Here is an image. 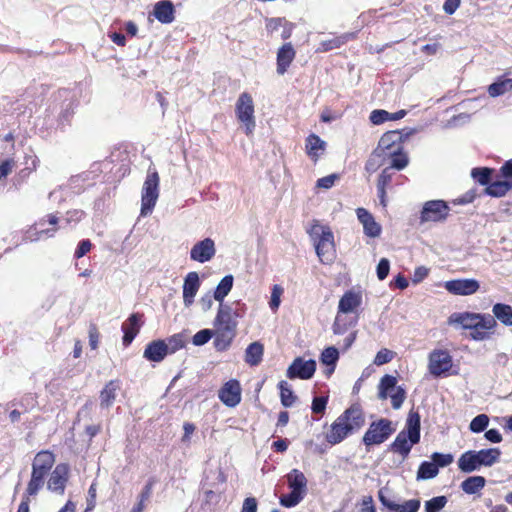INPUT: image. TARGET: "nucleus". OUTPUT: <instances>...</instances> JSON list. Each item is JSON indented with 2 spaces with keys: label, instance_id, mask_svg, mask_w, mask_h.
<instances>
[{
  "label": "nucleus",
  "instance_id": "1",
  "mask_svg": "<svg viewBox=\"0 0 512 512\" xmlns=\"http://www.w3.org/2000/svg\"><path fill=\"white\" fill-rule=\"evenodd\" d=\"M365 425V414L359 404H352L340 414L331 424L330 430L325 434L326 441L336 445L349 435L359 431Z\"/></svg>",
  "mask_w": 512,
  "mask_h": 512
},
{
  "label": "nucleus",
  "instance_id": "2",
  "mask_svg": "<svg viewBox=\"0 0 512 512\" xmlns=\"http://www.w3.org/2000/svg\"><path fill=\"white\" fill-rule=\"evenodd\" d=\"M412 131L407 129L390 130L385 132L377 144L384 158H390L392 166L401 171L409 164L408 154L404 150V143L409 139Z\"/></svg>",
  "mask_w": 512,
  "mask_h": 512
},
{
  "label": "nucleus",
  "instance_id": "3",
  "mask_svg": "<svg viewBox=\"0 0 512 512\" xmlns=\"http://www.w3.org/2000/svg\"><path fill=\"white\" fill-rule=\"evenodd\" d=\"M420 437L421 417L418 411L411 409L407 415L404 429L397 434L394 441L389 445V450L405 459L412 447L419 443Z\"/></svg>",
  "mask_w": 512,
  "mask_h": 512
},
{
  "label": "nucleus",
  "instance_id": "4",
  "mask_svg": "<svg viewBox=\"0 0 512 512\" xmlns=\"http://www.w3.org/2000/svg\"><path fill=\"white\" fill-rule=\"evenodd\" d=\"M55 463V456L48 450H42L36 454L32 462L31 478L24 495L35 497L45 484V478Z\"/></svg>",
  "mask_w": 512,
  "mask_h": 512
},
{
  "label": "nucleus",
  "instance_id": "5",
  "mask_svg": "<svg viewBox=\"0 0 512 512\" xmlns=\"http://www.w3.org/2000/svg\"><path fill=\"white\" fill-rule=\"evenodd\" d=\"M314 240L316 254L323 264H331L336 257L334 235L329 226L320 225L317 220H313L308 231Z\"/></svg>",
  "mask_w": 512,
  "mask_h": 512
},
{
  "label": "nucleus",
  "instance_id": "6",
  "mask_svg": "<svg viewBox=\"0 0 512 512\" xmlns=\"http://www.w3.org/2000/svg\"><path fill=\"white\" fill-rule=\"evenodd\" d=\"M499 448L482 449L479 451L469 450L464 452L458 459V468L464 473H471L480 469L481 466L490 467L500 459Z\"/></svg>",
  "mask_w": 512,
  "mask_h": 512
},
{
  "label": "nucleus",
  "instance_id": "7",
  "mask_svg": "<svg viewBox=\"0 0 512 512\" xmlns=\"http://www.w3.org/2000/svg\"><path fill=\"white\" fill-rule=\"evenodd\" d=\"M286 479L291 491L288 494L282 495L279 502L286 508H292L297 506L306 496L308 480L304 473L296 468L286 475Z\"/></svg>",
  "mask_w": 512,
  "mask_h": 512
},
{
  "label": "nucleus",
  "instance_id": "8",
  "mask_svg": "<svg viewBox=\"0 0 512 512\" xmlns=\"http://www.w3.org/2000/svg\"><path fill=\"white\" fill-rule=\"evenodd\" d=\"M395 431L396 428L390 419L379 418L369 424L362 437V443L369 450L370 447L381 445L387 441Z\"/></svg>",
  "mask_w": 512,
  "mask_h": 512
},
{
  "label": "nucleus",
  "instance_id": "9",
  "mask_svg": "<svg viewBox=\"0 0 512 512\" xmlns=\"http://www.w3.org/2000/svg\"><path fill=\"white\" fill-rule=\"evenodd\" d=\"M235 114L244 133L247 136L253 135L256 122L253 99L249 93L244 92L239 96L235 107Z\"/></svg>",
  "mask_w": 512,
  "mask_h": 512
},
{
  "label": "nucleus",
  "instance_id": "10",
  "mask_svg": "<svg viewBox=\"0 0 512 512\" xmlns=\"http://www.w3.org/2000/svg\"><path fill=\"white\" fill-rule=\"evenodd\" d=\"M159 175L156 171L148 173L141 195V215L147 216L152 213L159 197Z\"/></svg>",
  "mask_w": 512,
  "mask_h": 512
},
{
  "label": "nucleus",
  "instance_id": "11",
  "mask_svg": "<svg viewBox=\"0 0 512 512\" xmlns=\"http://www.w3.org/2000/svg\"><path fill=\"white\" fill-rule=\"evenodd\" d=\"M362 304V294L354 290H347L339 300L338 314L353 313L358 310ZM340 316L337 315L333 324V332L335 334L343 333V329L339 324Z\"/></svg>",
  "mask_w": 512,
  "mask_h": 512
},
{
  "label": "nucleus",
  "instance_id": "12",
  "mask_svg": "<svg viewBox=\"0 0 512 512\" xmlns=\"http://www.w3.org/2000/svg\"><path fill=\"white\" fill-rule=\"evenodd\" d=\"M450 212L448 204L443 200H430L424 203L421 211V222H441L446 220Z\"/></svg>",
  "mask_w": 512,
  "mask_h": 512
},
{
  "label": "nucleus",
  "instance_id": "13",
  "mask_svg": "<svg viewBox=\"0 0 512 512\" xmlns=\"http://www.w3.org/2000/svg\"><path fill=\"white\" fill-rule=\"evenodd\" d=\"M390 490L387 487L380 488L378 499L389 512H418L421 506L420 499H410L403 504H398L388 496Z\"/></svg>",
  "mask_w": 512,
  "mask_h": 512
},
{
  "label": "nucleus",
  "instance_id": "14",
  "mask_svg": "<svg viewBox=\"0 0 512 512\" xmlns=\"http://www.w3.org/2000/svg\"><path fill=\"white\" fill-rule=\"evenodd\" d=\"M214 300L219 302V309H218V313H217V316H216L215 322H214L215 326H218V325H221L222 323H224V309H223L224 278H222L219 281L213 294L207 293L201 298L200 304H201L202 309L204 311L211 309Z\"/></svg>",
  "mask_w": 512,
  "mask_h": 512
},
{
  "label": "nucleus",
  "instance_id": "15",
  "mask_svg": "<svg viewBox=\"0 0 512 512\" xmlns=\"http://www.w3.org/2000/svg\"><path fill=\"white\" fill-rule=\"evenodd\" d=\"M444 288L452 295L469 296L480 289V283L476 279H453L444 282Z\"/></svg>",
  "mask_w": 512,
  "mask_h": 512
},
{
  "label": "nucleus",
  "instance_id": "16",
  "mask_svg": "<svg viewBox=\"0 0 512 512\" xmlns=\"http://www.w3.org/2000/svg\"><path fill=\"white\" fill-rule=\"evenodd\" d=\"M452 357L446 350H434L429 355V372L439 377L452 368Z\"/></svg>",
  "mask_w": 512,
  "mask_h": 512
},
{
  "label": "nucleus",
  "instance_id": "17",
  "mask_svg": "<svg viewBox=\"0 0 512 512\" xmlns=\"http://www.w3.org/2000/svg\"><path fill=\"white\" fill-rule=\"evenodd\" d=\"M69 477V466L65 463L57 464L47 481V489L52 493L63 495Z\"/></svg>",
  "mask_w": 512,
  "mask_h": 512
},
{
  "label": "nucleus",
  "instance_id": "18",
  "mask_svg": "<svg viewBox=\"0 0 512 512\" xmlns=\"http://www.w3.org/2000/svg\"><path fill=\"white\" fill-rule=\"evenodd\" d=\"M316 371V362L312 359L304 361L297 357L287 369V377L290 379L299 378L307 380L313 377Z\"/></svg>",
  "mask_w": 512,
  "mask_h": 512
},
{
  "label": "nucleus",
  "instance_id": "19",
  "mask_svg": "<svg viewBox=\"0 0 512 512\" xmlns=\"http://www.w3.org/2000/svg\"><path fill=\"white\" fill-rule=\"evenodd\" d=\"M482 320H477L476 325L470 330V337L473 340L481 341L489 338L492 330L497 326L495 318L490 314H482Z\"/></svg>",
  "mask_w": 512,
  "mask_h": 512
},
{
  "label": "nucleus",
  "instance_id": "20",
  "mask_svg": "<svg viewBox=\"0 0 512 512\" xmlns=\"http://www.w3.org/2000/svg\"><path fill=\"white\" fill-rule=\"evenodd\" d=\"M214 255L215 246L213 240L210 238H205L197 242L190 251V258L199 263L208 262Z\"/></svg>",
  "mask_w": 512,
  "mask_h": 512
},
{
  "label": "nucleus",
  "instance_id": "21",
  "mask_svg": "<svg viewBox=\"0 0 512 512\" xmlns=\"http://www.w3.org/2000/svg\"><path fill=\"white\" fill-rule=\"evenodd\" d=\"M296 57V50L292 43L287 42L279 47L276 56V71L279 75H284Z\"/></svg>",
  "mask_w": 512,
  "mask_h": 512
},
{
  "label": "nucleus",
  "instance_id": "22",
  "mask_svg": "<svg viewBox=\"0 0 512 512\" xmlns=\"http://www.w3.org/2000/svg\"><path fill=\"white\" fill-rule=\"evenodd\" d=\"M395 167L392 166V162L390 165L385 167L378 176L377 179V195L380 201V204L383 207L387 206V189L390 187L393 178L395 176L394 172Z\"/></svg>",
  "mask_w": 512,
  "mask_h": 512
},
{
  "label": "nucleus",
  "instance_id": "23",
  "mask_svg": "<svg viewBox=\"0 0 512 512\" xmlns=\"http://www.w3.org/2000/svg\"><path fill=\"white\" fill-rule=\"evenodd\" d=\"M200 287V279L197 272H189L184 278L183 283V303L185 307H190Z\"/></svg>",
  "mask_w": 512,
  "mask_h": 512
},
{
  "label": "nucleus",
  "instance_id": "24",
  "mask_svg": "<svg viewBox=\"0 0 512 512\" xmlns=\"http://www.w3.org/2000/svg\"><path fill=\"white\" fill-rule=\"evenodd\" d=\"M358 220L363 225L364 233L370 238H376L381 234V226L375 221L374 216L365 208L356 210Z\"/></svg>",
  "mask_w": 512,
  "mask_h": 512
},
{
  "label": "nucleus",
  "instance_id": "25",
  "mask_svg": "<svg viewBox=\"0 0 512 512\" xmlns=\"http://www.w3.org/2000/svg\"><path fill=\"white\" fill-rule=\"evenodd\" d=\"M142 315L139 313H133L129 318L122 324L123 338L122 342L124 346H129L137 336L141 328Z\"/></svg>",
  "mask_w": 512,
  "mask_h": 512
},
{
  "label": "nucleus",
  "instance_id": "26",
  "mask_svg": "<svg viewBox=\"0 0 512 512\" xmlns=\"http://www.w3.org/2000/svg\"><path fill=\"white\" fill-rule=\"evenodd\" d=\"M169 354V345L164 340H154L147 344L143 357L152 362H161Z\"/></svg>",
  "mask_w": 512,
  "mask_h": 512
},
{
  "label": "nucleus",
  "instance_id": "27",
  "mask_svg": "<svg viewBox=\"0 0 512 512\" xmlns=\"http://www.w3.org/2000/svg\"><path fill=\"white\" fill-rule=\"evenodd\" d=\"M154 17L162 24H170L175 19V8L170 0H161L155 3Z\"/></svg>",
  "mask_w": 512,
  "mask_h": 512
},
{
  "label": "nucleus",
  "instance_id": "28",
  "mask_svg": "<svg viewBox=\"0 0 512 512\" xmlns=\"http://www.w3.org/2000/svg\"><path fill=\"white\" fill-rule=\"evenodd\" d=\"M481 313H473V312H458L453 313L448 318L449 324L459 325L464 330H471L472 327L476 325L477 320H482L480 318Z\"/></svg>",
  "mask_w": 512,
  "mask_h": 512
},
{
  "label": "nucleus",
  "instance_id": "29",
  "mask_svg": "<svg viewBox=\"0 0 512 512\" xmlns=\"http://www.w3.org/2000/svg\"><path fill=\"white\" fill-rule=\"evenodd\" d=\"M326 148V143L318 135L310 134L305 141V150L309 158L316 163L320 158V152Z\"/></svg>",
  "mask_w": 512,
  "mask_h": 512
},
{
  "label": "nucleus",
  "instance_id": "30",
  "mask_svg": "<svg viewBox=\"0 0 512 512\" xmlns=\"http://www.w3.org/2000/svg\"><path fill=\"white\" fill-rule=\"evenodd\" d=\"M357 34L355 32H347L338 36H335L331 39L324 40L320 43L318 51L320 52H328L333 49H337L348 43L349 41L355 40Z\"/></svg>",
  "mask_w": 512,
  "mask_h": 512
},
{
  "label": "nucleus",
  "instance_id": "31",
  "mask_svg": "<svg viewBox=\"0 0 512 512\" xmlns=\"http://www.w3.org/2000/svg\"><path fill=\"white\" fill-rule=\"evenodd\" d=\"M58 223V217L54 214H49L47 216V220L40 219L37 223L34 225V229L36 230V233L38 234V239L42 237L43 235L47 237H52L57 230L55 227Z\"/></svg>",
  "mask_w": 512,
  "mask_h": 512
},
{
  "label": "nucleus",
  "instance_id": "32",
  "mask_svg": "<svg viewBox=\"0 0 512 512\" xmlns=\"http://www.w3.org/2000/svg\"><path fill=\"white\" fill-rule=\"evenodd\" d=\"M512 90V78H506L505 75L499 76L495 82L487 88L488 95L496 98Z\"/></svg>",
  "mask_w": 512,
  "mask_h": 512
},
{
  "label": "nucleus",
  "instance_id": "33",
  "mask_svg": "<svg viewBox=\"0 0 512 512\" xmlns=\"http://www.w3.org/2000/svg\"><path fill=\"white\" fill-rule=\"evenodd\" d=\"M242 389L236 379L226 381V406L235 407L241 401Z\"/></svg>",
  "mask_w": 512,
  "mask_h": 512
},
{
  "label": "nucleus",
  "instance_id": "34",
  "mask_svg": "<svg viewBox=\"0 0 512 512\" xmlns=\"http://www.w3.org/2000/svg\"><path fill=\"white\" fill-rule=\"evenodd\" d=\"M119 388V383L114 380L105 385L100 393V405L102 408H109L113 404Z\"/></svg>",
  "mask_w": 512,
  "mask_h": 512
},
{
  "label": "nucleus",
  "instance_id": "35",
  "mask_svg": "<svg viewBox=\"0 0 512 512\" xmlns=\"http://www.w3.org/2000/svg\"><path fill=\"white\" fill-rule=\"evenodd\" d=\"M263 353V344L260 342H253L246 348L245 361L251 366H257L262 361Z\"/></svg>",
  "mask_w": 512,
  "mask_h": 512
},
{
  "label": "nucleus",
  "instance_id": "36",
  "mask_svg": "<svg viewBox=\"0 0 512 512\" xmlns=\"http://www.w3.org/2000/svg\"><path fill=\"white\" fill-rule=\"evenodd\" d=\"M486 485V479L483 476H470L462 481L460 487L466 494H476Z\"/></svg>",
  "mask_w": 512,
  "mask_h": 512
},
{
  "label": "nucleus",
  "instance_id": "37",
  "mask_svg": "<svg viewBox=\"0 0 512 512\" xmlns=\"http://www.w3.org/2000/svg\"><path fill=\"white\" fill-rule=\"evenodd\" d=\"M492 312L494 318H497L503 325L512 326V307L504 303H496Z\"/></svg>",
  "mask_w": 512,
  "mask_h": 512
},
{
  "label": "nucleus",
  "instance_id": "38",
  "mask_svg": "<svg viewBox=\"0 0 512 512\" xmlns=\"http://www.w3.org/2000/svg\"><path fill=\"white\" fill-rule=\"evenodd\" d=\"M512 189L509 181H494L485 188V194L491 197H503Z\"/></svg>",
  "mask_w": 512,
  "mask_h": 512
},
{
  "label": "nucleus",
  "instance_id": "39",
  "mask_svg": "<svg viewBox=\"0 0 512 512\" xmlns=\"http://www.w3.org/2000/svg\"><path fill=\"white\" fill-rule=\"evenodd\" d=\"M397 379L395 376L384 375L378 385V397L382 400L387 399L389 393L397 388Z\"/></svg>",
  "mask_w": 512,
  "mask_h": 512
},
{
  "label": "nucleus",
  "instance_id": "40",
  "mask_svg": "<svg viewBox=\"0 0 512 512\" xmlns=\"http://www.w3.org/2000/svg\"><path fill=\"white\" fill-rule=\"evenodd\" d=\"M59 95L60 97H65V100L67 101L60 112V120L63 122H69L74 113L75 101L70 97V92L67 90L59 91Z\"/></svg>",
  "mask_w": 512,
  "mask_h": 512
},
{
  "label": "nucleus",
  "instance_id": "41",
  "mask_svg": "<svg viewBox=\"0 0 512 512\" xmlns=\"http://www.w3.org/2000/svg\"><path fill=\"white\" fill-rule=\"evenodd\" d=\"M494 169L488 167H477L471 171L472 178L482 186H488L491 183Z\"/></svg>",
  "mask_w": 512,
  "mask_h": 512
},
{
  "label": "nucleus",
  "instance_id": "42",
  "mask_svg": "<svg viewBox=\"0 0 512 512\" xmlns=\"http://www.w3.org/2000/svg\"><path fill=\"white\" fill-rule=\"evenodd\" d=\"M386 159L387 158L383 157L381 151H378V149L375 148L365 163V170L370 174L376 172L384 165Z\"/></svg>",
  "mask_w": 512,
  "mask_h": 512
},
{
  "label": "nucleus",
  "instance_id": "43",
  "mask_svg": "<svg viewBox=\"0 0 512 512\" xmlns=\"http://www.w3.org/2000/svg\"><path fill=\"white\" fill-rule=\"evenodd\" d=\"M278 388L280 390L281 404L284 407H291L295 403L297 397L294 395L288 383L282 380L279 382Z\"/></svg>",
  "mask_w": 512,
  "mask_h": 512
},
{
  "label": "nucleus",
  "instance_id": "44",
  "mask_svg": "<svg viewBox=\"0 0 512 512\" xmlns=\"http://www.w3.org/2000/svg\"><path fill=\"white\" fill-rule=\"evenodd\" d=\"M438 472L437 465H434L433 462L424 461L418 468L417 480L432 479L437 476Z\"/></svg>",
  "mask_w": 512,
  "mask_h": 512
},
{
  "label": "nucleus",
  "instance_id": "45",
  "mask_svg": "<svg viewBox=\"0 0 512 512\" xmlns=\"http://www.w3.org/2000/svg\"><path fill=\"white\" fill-rule=\"evenodd\" d=\"M339 359V352L337 350V348H335L334 346H329L327 348H325L322 353H321V357H320V360L323 364L325 365H328V366H335L336 365V362L338 361Z\"/></svg>",
  "mask_w": 512,
  "mask_h": 512
},
{
  "label": "nucleus",
  "instance_id": "46",
  "mask_svg": "<svg viewBox=\"0 0 512 512\" xmlns=\"http://www.w3.org/2000/svg\"><path fill=\"white\" fill-rule=\"evenodd\" d=\"M446 496H436L425 502V512H440L447 504Z\"/></svg>",
  "mask_w": 512,
  "mask_h": 512
},
{
  "label": "nucleus",
  "instance_id": "47",
  "mask_svg": "<svg viewBox=\"0 0 512 512\" xmlns=\"http://www.w3.org/2000/svg\"><path fill=\"white\" fill-rule=\"evenodd\" d=\"M214 335V330L208 328L202 329L192 337V343L195 346H203L208 343L214 337Z\"/></svg>",
  "mask_w": 512,
  "mask_h": 512
},
{
  "label": "nucleus",
  "instance_id": "48",
  "mask_svg": "<svg viewBox=\"0 0 512 512\" xmlns=\"http://www.w3.org/2000/svg\"><path fill=\"white\" fill-rule=\"evenodd\" d=\"M488 424L489 417L486 414H479L472 419L469 429L474 433H480L487 428Z\"/></svg>",
  "mask_w": 512,
  "mask_h": 512
},
{
  "label": "nucleus",
  "instance_id": "49",
  "mask_svg": "<svg viewBox=\"0 0 512 512\" xmlns=\"http://www.w3.org/2000/svg\"><path fill=\"white\" fill-rule=\"evenodd\" d=\"M283 293H284V289L282 286H280L279 284L273 285V287L271 289V297H270V302H269V306L272 311L275 312L278 310L280 303H281V297H282Z\"/></svg>",
  "mask_w": 512,
  "mask_h": 512
},
{
  "label": "nucleus",
  "instance_id": "50",
  "mask_svg": "<svg viewBox=\"0 0 512 512\" xmlns=\"http://www.w3.org/2000/svg\"><path fill=\"white\" fill-rule=\"evenodd\" d=\"M391 399V405L394 409H399L406 399V391L403 387L398 386L388 395Z\"/></svg>",
  "mask_w": 512,
  "mask_h": 512
},
{
  "label": "nucleus",
  "instance_id": "51",
  "mask_svg": "<svg viewBox=\"0 0 512 512\" xmlns=\"http://www.w3.org/2000/svg\"><path fill=\"white\" fill-rule=\"evenodd\" d=\"M395 356L396 353L394 351L382 348L377 352L373 362L375 365L381 366L391 362Z\"/></svg>",
  "mask_w": 512,
  "mask_h": 512
},
{
  "label": "nucleus",
  "instance_id": "52",
  "mask_svg": "<svg viewBox=\"0 0 512 512\" xmlns=\"http://www.w3.org/2000/svg\"><path fill=\"white\" fill-rule=\"evenodd\" d=\"M166 345H169V354L175 353L179 349H182L185 346L183 334H174L173 336L168 338V342H166Z\"/></svg>",
  "mask_w": 512,
  "mask_h": 512
},
{
  "label": "nucleus",
  "instance_id": "53",
  "mask_svg": "<svg viewBox=\"0 0 512 512\" xmlns=\"http://www.w3.org/2000/svg\"><path fill=\"white\" fill-rule=\"evenodd\" d=\"M390 112L383 109H376L370 113L369 120L374 125H380L386 121H389Z\"/></svg>",
  "mask_w": 512,
  "mask_h": 512
},
{
  "label": "nucleus",
  "instance_id": "54",
  "mask_svg": "<svg viewBox=\"0 0 512 512\" xmlns=\"http://www.w3.org/2000/svg\"><path fill=\"white\" fill-rule=\"evenodd\" d=\"M328 399V396L314 397L311 406L312 412L318 415L324 414L328 403Z\"/></svg>",
  "mask_w": 512,
  "mask_h": 512
},
{
  "label": "nucleus",
  "instance_id": "55",
  "mask_svg": "<svg viewBox=\"0 0 512 512\" xmlns=\"http://www.w3.org/2000/svg\"><path fill=\"white\" fill-rule=\"evenodd\" d=\"M431 459L434 465L439 467H446L453 462V456L451 454H442L439 452H435L431 455Z\"/></svg>",
  "mask_w": 512,
  "mask_h": 512
},
{
  "label": "nucleus",
  "instance_id": "56",
  "mask_svg": "<svg viewBox=\"0 0 512 512\" xmlns=\"http://www.w3.org/2000/svg\"><path fill=\"white\" fill-rule=\"evenodd\" d=\"M339 179V175L334 173L325 177L319 178L316 181V187L321 189H330L334 186L335 182Z\"/></svg>",
  "mask_w": 512,
  "mask_h": 512
},
{
  "label": "nucleus",
  "instance_id": "57",
  "mask_svg": "<svg viewBox=\"0 0 512 512\" xmlns=\"http://www.w3.org/2000/svg\"><path fill=\"white\" fill-rule=\"evenodd\" d=\"M389 270H390V262L387 258H382L380 259L378 265H377V277L379 280H384L388 274H389Z\"/></svg>",
  "mask_w": 512,
  "mask_h": 512
},
{
  "label": "nucleus",
  "instance_id": "58",
  "mask_svg": "<svg viewBox=\"0 0 512 512\" xmlns=\"http://www.w3.org/2000/svg\"><path fill=\"white\" fill-rule=\"evenodd\" d=\"M92 247V243L89 239H84V240H81L79 243H78V246L75 250V254L74 256L76 258H82L83 256H85L91 249Z\"/></svg>",
  "mask_w": 512,
  "mask_h": 512
},
{
  "label": "nucleus",
  "instance_id": "59",
  "mask_svg": "<svg viewBox=\"0 0 512 512\" xmlns=\"http://www.w3.org/2000/svg\"><path fill=\"white\" fill-rule=\"evenodd\" d=\"M409 282L407 278L399 273L391 282H390V288L391 289H400L404 290L408 287Z\"/></svg>",
  "mask_w": 512,
  "mask_h": 512
},
{
  "label": "nucleus",
  "instance_id": "60",
  "mask_svg": "<svg viewBox=\"0 0 512 512\" xmlns=\"http://www.w3.org/2000/svg\"><path fill=\"white\" fill-rule=\"evenodd\" d=\"M96 506V483H92L88 489L87 507L85 512L92 511Z\"/></svg>",
  "mask_w": 512,
  "mask_h": 512
},
{
  "label": "nucleus",
  "instance_id": "61",
  "mask_svg": "<svg viewBox=\"0 0 512 512\" xmlns=\"http://www.w3.org/2000/svg\"><path fill=\"white\" fill-rule=\"evenodd\" d=\"M99 336L100 335H99L97 327L94 324L90 325V327H89V346L91 347V349H93V350L97 349L98 343H99Z\"/></svg>",
  "mask_w": 512,
  "mask_h": 512
},
{
  "label": "nucleus",
  "instance_id": "62",
  "mask_svg": "<svg viewBox=\"0 0 512 512\" xmlns=\"http://www.w3.org/2000/svg\"><path fill=\"white\" fill-rule=\"evenodd\" d=\"M461 0H445L443 10L446 14L452 15L460 7Z\"/></svg>",
  "mask_w": 512,
  "mask_h": 512
},
{
  "label": "nucleus",
  "instance_id": "63",
  "mask_svg": "<svg viewBox=\"0 0 512 512\" xmlns=\"http://www.w3.org/2000/svg\"><path fill=\"white\" fill-rule=\"evenodd\" d=\"M287 22L283 18H271L267 21V31L273 33L277 31L283 24Z\"/></svg>",
  "mask_w": 512,
  "mask_h": 512
},
{
  "label": "nucleus",
  "instance_id": "64",
  "mask_svg": "<svg viewBox=\"0 0 512 512\" xmlns=\"http://www.w3.org/2000/svg\"><path fill=\"white\" fill-rule=\"evenodd\" d=\"M241 512H257V500L254 497H247L243 502Z\"/></svg>",
  "mask_w": 512,
  "mask_h": 512
}]
</instances>
